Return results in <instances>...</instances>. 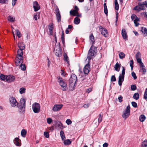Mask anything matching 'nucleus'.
<instances>
[{"mask_svg": "<svg viewBox=\"0 0 147 147\" xmlns=\"http://www.w3.org/2000/svg\"><path fill=\"white\" fill-rule=\"evenodd\" d=\"M80 22V19L78 17H76L74 20V23L76 24H78Z\"/></svg>", "mask_w": 147, "mask_h": 147, "instance_id": "26", "label": "nucleus"}, {"mask_svg": "<svg viewBox=\"0 0 147 147\" xmlns=\"http://www.w3.org/2000/svg\"><path fill=\"white\" fill-rule=\"evenodd\" d=\"M25 100L24 98H21L20 101L19 105L18 106V105L17 107L20 112H23L25 111Z\"/></svg>", "mask_w": 147, "mask_h": 147, "instance_id": "3", "label": "nucleus"}, {"mask_svg": "<svg viewBox=\"0 0 147 147\" xmlns=\"http://www.w3.org/2000/svg\"><path fill=\"white\" fill-rule=\"evenodd\" d=\"M40 105L37 102H34L32 106V108L34 111L35 113H38L40 111Z\"/></svg>", "mask_w": 147, "mask_h": 147, "instance_id": "5", "label": "nucleus"}, {"mask_svg": "<svg viewBox=\"0 0 147 147\" xmlns=\"http://www.w3.org/2000/svg\"><path fill=\"white\" fill-rule=\"evenodd\" d=\"M121 35L123 38L124 39H127V32L124 29H122L121 30Z\"/></svg>", "mask_w": 147, "mask_h": 147, "instance_id": "17", "label": "nucleus"}, {"mask_svg": "<svg viewBox=\"0 0 147 147\" xmlns=\"http://www.w3.org/2000/svg\"><path fill=\"white\" fill-rule=\"evenodd\" d=\"M122 68L123 69L122 71V74L121 75V76L124 77L125 69L122 66Z\"/></svg>", "mask_w": 147, "mask_h": 147, "instance_id": "50", "label": "nucleus"}, {"mask_svg": "<svg viewBox=\"0 0 147 147\" xmlns=\"http://www.w3.org/2000/svg\"><path fill=\"white\" fill-rule=\"evenodd\" d=\"M61 40L62 39H65V35L64 34L63 32H62L61 36Z\"/></svg>", "mask_w": 147, "mask_h": 147, "instance_id": "61", "label": "nucleus"}, {"mask_svg": "<svg viewBox=\"0 0 147 147\" xmlns=\"http://www.w3.org/2000/svg\"><path fill=\"white\" fill-rule=\"evenodd\" d=\"M124 77L121 76L120 74L119 77L118 84L119 86H121L122 85V82L124 80Z\"/></svg>", "mask_w": 147, "mask_h": 147, "instance_id": "18", "label": "nucleus"}, {"mask_svg": "<svg viewBox=\"0 0 147 147\" xmlns=\"http://www.w3.org/2000/svg\"><path fill=\"white\" fill-rule=\"evenodd\" d=\"M63 105L62 104L55 105L53 108V110L54 111H56L60 110L62 107Z\"/></svg>", "mask_w": 147, "mask_h": 147, "instance_id": "13", "label": "nucleus"}, {"mask_svg": "<svg viewBox=\"0 0 147 147\" xmlns=\"http://www.w3.org/2000/svg\"><path fill=\"white\" fill-rule=\"evenodd\" d=\"M60 135L61 137L63 140H65V136L64 133L63 131L61 130L60 131Z\"/></svg>", "mask_w": 147, "mask_h": 147, "instance_id": "27", "label": "nucleus"}, {"mask_svg": "<svg viewBox=\"0 0 147 147\" xmlns=\"http://www.w3.org/2000/svg\"><path fill=\"white\" fill-rule=\"evenodd\" d=\"M25 90H26L25 88H23V87L21 88L20 89V90H19L20 93V94H22L25 92Z\"/></svg>", "mask_w": 147, "mask_h": 147, "instance_id": "40", "label": "nucleus"}, {"mask_svg": "<svg viewBox=\"0 0 147 147\" xmlns=\"http://www.w3.org/2000/svg\"><path fill=\"white\" fill-rule=\"evenodd\" d=\"M23 50L18 49L17 51V56L16 57L23 58Z\"/></svg>", "mask_w": 147, "mask_h": 147, "instance_id": "20", "label": "nucleus"}, {"mask_svg": "<svg viewBox=\"0 0 147 147\" xmlns=\"http://www.w3.org/2000/svg\"><path fill=\"white\" fill-rule=\"evenodd\" d=\"M21 69L24 71L26 70V67L25 65L24 64H21L20 66Z\"/></svg>", "mask_w": 147, "mask_h": 147, "instance_id": "43", "label": "nucleus"}, {"mask_svg": "<svg viewBox=\"0 0 147 147\" xmlns=\"http://www.w3.org/2000/svg\"><path fill=\"white\" fill-rule=\"evenodd\" d=\"M52 121V119L49 118L47 119V122L48 123L50 124Z\"/></svg>", "mask_w": 147, "mask_h": 147, "instance_id": "52", "label": "nucleus"}, {"mask_svg": "<svg viewBox=\"0 0 147 147\" xmlns=\"http://www.w3.org/2000/svg\"><path fill=\"white\" fill-rule=\"evenodd\" d=\"M141 70H142V73L143 74H145L146 72V69L143 67L142 68H140Z\"/></svg>", "mask_w": 147, "mask_h": 147, "instance_id": "58", "label": "nucleus"}, {"mask_svg": "<svg viewBox=\"0 0 147 147\" xmlns=\"http://www.w3.org/2000/svg\"><path fill=\"white\" fill-rule=\"evenodd\" d=\"M141 31L143 33L147 35V29L146 28L143 27H142Z\"/></svg>", "mask_w": 147, "mask_h": 147, "instance_id": "28", "label": "nucleus"}, {"mask_svg": "<svg viewBox=\"0 0 147 147\" xmlns=\"http://www.w3.org/2000/svg\"><path fill=\"white\" fill-rule=\"evenodd\" d=\"M146 119L145 116L143 115H141L139 117L140 120L141 122L144 121Z\"/></svg>", "mask_w": 147, "mask_h": 147, "instance_id": "35", "label": "nucleus"}, {"mask_svg": "<svg viewBox=\"0 0 147 147\" xmlns=\"http://www.w3.org/2000/svg\"><path fill=\"white\" fill-rule=\"evenodd\" d=\"M15 77L11 75H9L6 76V81L8 82H11L14 81Z\"/></svg>", "mask_w": 147, "mask_h": 147, "instance_id": "14", "label": "nucleus"}, {"mask_svg": "<svg viewBox=\"0 0 147 147\" xmlns=\"http://www.w3.org/2000/svg\"><path fill=\"white\" fill-rule=\"evenodd\" d=\"M115 8L116 10H118L119 9V5L118 4L115 5Z\"/></svg>", "mask_w": 147, "mask_h": 147, "instance_id": "63", "label": "nucleus"}, {"mask_svg": "<svg viewBox=\"0 0 147 147\" xmlns=\"http://www.w3.org/2000/svg\"><path fill=\"white\" fill-rule=\"evenodd\" d=\"M121 67V65L118 62H117L114 66V68L115 70L117 71H119Z\"/></svg>", "mask_w": 147, "mask_h": 147, "instance_id": "24", "label": "nucleus"}, {"mask_svg": "<svg viewBox=\"0 0 147 147\" xmlns=\"http://www.w3.org/2000/svg\"><path fill=\"white\" fill-rule=\"evenodd\" d=\"M96 50V48L94 46H91L88 52L87 57V59H88L89 61L93 58L95 53H96L95 51Z\"/></svg>", "mask_w": 147, "mask_h": 147, "instance_id": "2", "label": "nucleus"}, {"mask_svg": "<svg viewBox=\"0 0 147 147\" xmlns=\"http://www.w3.org/2000/svg\"><path fill=\"white\" fill-rule=\"evenodd\" d=\"M49 32L53 31V24H52L51 26H49Z\"/></svg>", "mask_w": 147, "mask_h": 147, "instance_id": "57", "label": "nucleus"}, {"mask_svg": "<svg viewBox=\"0 0 147 147\" xmlns=\"http://www.w3.org/2000/svg\"><path fill=\"white\" fill-rule=\"evenodd\" d=\"M16 34L18 36L19 38H20L21 36V34L20 32L17 29L16 30Z\"/></svg>", "mask_w": 147, "mask_h": 147, "instance_id": "41", "label": "nucleus"}, {"mask_svg": "<svg viewBox=\"0 0 147 147\" xmlns=\"http://www.w3.org/2000/svg\"><path fill=\"white\" fill-rule=\"evenodd\" d=\"M26 131L24 129H23L21 131V135L23 137H24L26 135Z\"/></svg>", "mask_w": 147, "mask_h": 147, "instance_id": "32", "label": "nucleus"}, {"mask_svg": "<svg viewBox=\"0 0 147 147\" xmlns=\"http://www.w3.org/2000/svg\"><path fill=\"white\" fill-rule=\"evenodd\" d=\"M59 45H57L55 47V50H54L55 54L56 56L60 57L62 55V52L61 50L60 47L59 45L60 43H59Z\"/></svg>", "mask_w": 147, "mask_h": 147, "instance_id": "7", "label": "nucleus"}, {"mask_svg": "<svg viewBox=\"0 0 147 147\" xmlns=\"http://www.w3.org/2000/svg\"><path fill=\"white\" fill-rule=\"evenodd\" d=\"M122 99H123L122 96L121 95L120 96H119L118 98L119 101L120 102H121L123 101Z\"/></svg>", "mask_w": 147, "mask_h": 147, "instance_id": "59", "label": "nucleus"}, {"mask_svg": "<svg viewBox=\"0 0 147 147\" xmlns=\"http://www.w3.org/2000/svg\"><path fill=\"white\" fill-rule=\"evenodd\" d=\"M147 146V139L144 140L142 144V147H146Z\"/></svg>", "mask_w": 147, "mask_h": 147, "instance_id": "37", "label": "nucleus"}, {"mask_svg": "<svg viewBox=\"0 0 147 147\" xmlns=\"http://www.w3.org/2000/svg\"><path fill=\"white\" fill-rule=\"evenodd\" d=\"M18 47L19 48L20 50H24L25 47V45L23 42H21L18 43Z\"/></svg>", "mask_w": 147, "mask_h": 147, "instance_id": "19", "label": "nucleus"}, {"mask_svg": "<svg viewBox=\"0 0 147 147\" xmlns=\"http://www.w3.org/2000/svg\"><path fill=\"white\" fill-rule=\"evenodd\" d=\"M77 80L76 76L75 74H72L69 79V87L71 90H74L75 84Z\"/></svg>", "mask_w": 147, "mask_h": 147, "instance_id": "1", "label": "nucleus"}, {"mask_svg": "<svg viewBox=\"0 0 147 147\" xmlns=\"http://www.w3.org/2000/svg\"><path fill=\"white\" fill-rule=\"evenodd\" d=\"M92 90V89L91 88H89L87 89L86 91V92L88 93H89L90 92H91Z\"/></svg>", "mask_w": 147, "mask_h": 147, "instance_id": "62", "label": "nucleus"}, {"mask_svg": "<svg viewBox=\"0 0 147 147\" xmlns=\"http://www.w3.org/2000/svg\"><path fill=\"white\" fill-rule=\"evenodd\" d=\"M55 13L56 16V18L58 22L61 21V16L60 14V11L59 8L57 7L55 9Z\"/></svg>", "mask_w": 147, "mask_h": 147, "instance_id": "10", "label": "nucleus"}, {"mask_svg": "<svg viewBox=\"0 0 147 147\" xmlns=\"http://www.w3.org/2000/svg\"><path fill=\"white\" fill-rule=\"evenodd\" d=\"M57 79L58 80V82L62 88V90L64 91L67 90L68 88L66 83L63 80L62 78L60 77H58Z\"/></svg>", "mask_w": 147, "mask_h": 147, "instance_id": "4", "label": "nucleus"}, {"mask_svg": "<svg viewBox=\"0 0 147 147\" xmlns=\"http://www.w3.org/2000/svg\"><path fill=\"white\" fill-rule=\"evenodd\" d=\"M44 135L46 138H48L49 137V133L47 131L44 132Z\"/></svg>", "mask_w": 147, "mask_h": 147, "instance_id": "55", "label": "nucleus"}, {"mask_svg": "<svg viewBox=\"0 0 147 147\" xmlns=\"http://www.w3.org/2000/svg\"><path fill=\"white\" fill-rule=\"evenodd\" d=\"M63 143L65 145H68L71 143V141L69 139H67L64 141Z\"/></svg>", "mask_w": 147, "mask_h": 147, "instance_id": "31", "label": "nucleus"}, {"mask_svg": "<svg viewBox=\"0 0 147 147\" xmlns=\"http://www.w3.org/2000/svg\"><path fill=\"white\" fill-rule=\"evenodd\" d=\"M131 105L134 108H137L138 107L137 103L133 101L131 102Z\"/></svg>", "mask_w": 147, "mask_h": 147, "instance_id": "46", "label": "nucleus"}, {"mask_svg": "<svg viewBox=\"0 0 147 147\" xmlns=\"http://www.w3.org/2000/svg\"><path fill=\"white\" fill-rule=\"evenodd\" d=\"M90 69V66L89 63L86 64L85 66L83 69V71L84 73L86 74H87L89 73Z\"/></svg>", "mask_w": 147, "mask_h": 147, "instance_id": "12", "label": "nucleus"}, {"mask_svg": "<svg viewBox=\"0 0 147 147\" xmlns=\"http://www.w3.org/2000/svg\"><path fill=\"white\" fill-rule=\"evenodd\" d=\"M130 107L129 105H128L125 111H123V114L122 117L125 119H127L130 115Z\"/></svg>", "mask_w": 147, "mask_h": 147, "instance_id": "6", "label": "nucleus"}, {"mask_svg": "<svg viewBox=\"0 0 147 147\" xmlns=\"http://www.w3.org/2000/svg\"><path fill=\"white\" fill-rule=\"evenodd\" d=\"M9 100L11 106L13 107H18V103L16 101L15 98L12 97L9 98Z\"/></svg>", "mask_w": 147, "mask_h": 147, "instance_id": "8", "label": "nucleus"}, {"mask_svg": "<svg viewBox=\"0 0 147 147\" xmlns=\"http://www.w3.org/2000/svg\"><path fill=\"white\" fill-rule=\"evenodd\" d=\"M8 20L11 22H13L15 20V18L11 17L10 16H8L7 18Z\"/></svg>", "mask_w": 147, "mask_h": 147, "instance_id": "36", "label": "nucleus"}, {"mask_svg": "<svg viewBox=\"0 0 147 147\" xmlns=\"http://www.w3.org/2000/svg\"><path fill=\"white\" fill-rule=\"evenodd\" d=\"M55 127H57L61 129L65 127L60 121H55Z\"/></svg>", "mask_w": 147, "mask_h": 147, "instance_id": "15", "label": "nucleus"}, {"mask_svg": "<svg viewBox=\"0 0 147 147\" xmlns=\"http://www.w3.org/2000/svg\"><path fill=\"white\" fill-rule=\"evenodd\" d=\"M144 98L145 99H147V88L145 90L144 95Z\"/></svg>", "mask_w": 147, "mask_h": 147, "instance_id": "48", "label": "nucleus"}, {"mask_svg": "<svg viewBox=\"0 0 147 147\" xmlns=\"http://www.w3.org/2000/svg\"><path fill=\"white\" fill-rule=\"evenodd\" d=\"M79 10V8L77 6H75L74 7V9L73 10L74 11H76V13H78V11Z\"/></svg>", "mask_w": 147, "mask_h": 147, "instance_id": "54", "label": "nucleus"}, {"mask_svg": "<svg viewBox=\"0 0 147 147\" xmlns=\"http://www.w3.org/2000/svg\"><path fill=\"white\" fill-rule=\"evenodd\" d=\"M104 13L105 14L107 15L108 13V10L106 3H104Z\"/></svg>", "mask_w": 147, "mask_h": 147, "instance_id": "29", "label": "nucleus"}, {"mask_svg": "<svg viewBox=\"0 0 147 147\" xmlns=\"http://www.w3.org/2000/svg\"><path fill=\"white\" fill-rule=\"evenodd\" d=\"M89 39L90 41L92 42V45L94 46L93 45L95 43V40H94V37L93 36V34L92 33H91L90 36H89Z\"/></svg>", "mask_w": 147, "mask_h": 147, "instance_id": "21", "label": "nucleus"}, {"mask_svg": "<svg viewBox=\"0 0 147 147\" xmlns=\"http://www.w3.org/2000/svg\"><path fill=\"white\" fill-rule=\"evenodd\" d=\"M70 15L74 16H76L77 14H78V13H76V11H74L73 10H71L70 11Z\"/></svg>", "mask_w": 147, "mask_h": 147, "instance_id": "39", "label": "nucleus"}, {"mask_svg": "<svg viewBox=\"0 0 147 147\" xmlns=\"http://www.w3.org/2000/svg\"><path fill=\"white\" fill-rule=\"evenodd\" d=\"M111 81L112 82L116 81V78L115 75L112 76L111 78Z\"/></svg>", "mask_w": 147, "mask_h": 147, "instance_id": "44", "label": "nucleus"}, {"mask_svg": "<svg viewBox=\"0 0 147 147\" xmlns=\"http://www.w3.org/2000/svg\"><path fill=\"white\" fill-rule=\"evenodd\" d=\"M133 98L136 100H138L139 98V94L138 93H135L133 96Z\"/></svg>", "mask_w": 147, "mask_h": 147, "instance_id": "30", "label": "nucleus"}, {"mask_svg": "<svg viewBox=\"0 0 147 147\" xmlns=\"http://www.w3.org/2000/svg\"><path fill=\"white\" fill-rule=\"evenodd\" d=\"M136 18H137V17L134 14L132 15V16H131V18L132 20H133L135 18L136 19Z\"/></svg>", "mask_w": 147, "mask_h": 147, "instance_id": "60", "label": "nucleus"}, {"mask_svg": "<svg viewBox=\"0 0 147 147\" xmlns=\"http://www.w3.org/2000/svg\"><path fill=\"white\" fill-rule=\"evenodd\" d=\"M131 75L133 77L134 80H136L137 79V76L134 72L133 71L131 73Z\"/></svg>", "mask_w": 147, "mask_h": 147, "instance_id": "49", "label": "nucleus"}, {"mask_svg": "<svg viewBox=\"0 0 147 147\" xmlns=\"http://www.w3.org/2000/svg\"><path fill=\"white\" fill-rule=\"evenodd\" d=\"M119 56L120 59H123L125 58V55L123 53L121 52L119 53Z\"/></svg>", "mask_w": 147, "mask_h": 147, "instance_id": "38", "label": "nucleus"}, {"mask_svg": "<svg viewBox=\"0 0 147 147\" xmlns=\"http://www.w3.org/2000/svg\"><path fill=\"white\" fill-rule=\"evenodd\" d=\"M140 68H142L143 67H145V66L144 65L143 63L142 62L140 63Z\"/></svg>", "mask_w": 147, "mask_h": 147, "instance_id": "64", "label": "nucleus"}, {"mask_svg": "<svg viewBox=\"0 0 147 147\" xmlns=\"http://www.w3.org/2000/svg\"><path fill=\"white\" fill-rule=\"evenodd\" d=\"M136 88V86L135 85H132L131 86V89L132 90H135Z\"/></svg>", "mask_w": 147, "mask_h": 147, "instance_id": "45", "label": "nucleus"}, {"mask_svg": "<svg viewBox=\"0 0 147 147\" xmlns=\"http://www.w3.org/2000/svg\"><path fill=\"white\" fill-rule=\"evenodd\" d=\"M129 64H130V67H131V70H132L133 69V65L134 64V61L132 60H131L130 61V62H129Z\"/></svg>", "mask_w": 147, "mask_h": 147, "instance_id": "47", "label": "nucleus"}, {"mask_svg": "<svg viewBox=\"0 0 147 147\" xmlns=\"http://www.w3.org/2000/svg\"><path fill=\"white\" fill-rule=\"evenodd\" d=\"M141 56V54L140 52H138L136 55V59L140 58Z\"/></svg>", "mask_w": 147, "mask_h": 147, "instance_id": "53", "label": "nucleus"}, {"mask_svg": "<svg viewBox=\"0 0 147 147\" xmlns=\"http://www.w3.org/2000/svg\"><path fill=\"white\" fill-rule=\"evenodd\" d=\"M64 60L67 62V63L69 64V61L68 57L66 54L64 55Z\"/></svg>", "mask_w": 147, "mask_h": 147, "instance_id": "42", "label": "nucleus"}, {"mask_svg": "<svg viewBox=\"0 0 147 147\" xmlns=\"http://www.w3.org/2000/svg\"><path fill=\"white\" fill-rule=\"evenodd\" d=\"M66 123L68 125L71 124L72 123V121L69 119H67L66 120Z\"/></svg>", "mask_w": 147, "mask_h": 147, "instance_id": "51", "label": "nucleus"}, {"mask_svg": "<svg viewBox=\"0 0 147 147\" xmlns=\"http://www.w3.org/2000/svg\"><path fill=\"white\" fill-rule=\"evenodd\" d=\"M139 20V19L138 17L134 20V22L136 26H138L139 25V23L138 22Z\"/></svg>", "mask_w": 147, "mask_h": 147, "instance_id": "34", "label": "nucleus"}, {"mask_svg": "<svg viewBox=\"0 0 147 147\" xmlns=\"http://www.w3.org/2000/svg\"><path fill=\"white\" fill-rule=\"evenodd\" d=\"M138 11H140L141 10H144L145 9L144 5H145L146 7H147V2L146 1L143 3L139 2L138 3Z\"/></svg>", "mask_w": 147, "mask_h": 147, "instance_id": "9", "label": "nucleus"}, {"mask_svg": "<svg viewBox=\"0 0 147 147\" xmlns=\"http://www.w3.org/2000/svg\"><path fill=\"white\" fill-rule=\"evenodd\" d=\"M6 75L1 74L0 76V78L1 80L4 81L5 80H6Z\"/></svg>", "mask_w": 147, "mask_h": 147, "instance_id": "33", "label": "nucleus"}, {"mask_svg": "<svg viewBox=\"0 0 147 147\" xmlns=\"http://www.w3.org/2000/svg\"><path fill=\"white\" fill-rule=\"evenodd\" d=\"M101 32L102 35L105 37L107 36L108 31L107 29L102 28V30H101Z\"/></svg>", "mask_w": 147, "mask_h": 147, "instance_id": "23", "label": "nucleus"}, {"mask_svg": "<svg viewBox=\"0 0 147 147\" xmlns=\"http://www.w3.org/2000/svg\"><path fill=\"white\" fill-rule=\"evenodd\" d=\"M23 58H22L16 57L15 63L17 66H20L23 62Z\"/></svg>", "mask_w": 147, "mask_h": 147, "instance_id": "11", "label": "nucleus"}, {"mask_svg": "<svg viewBox=\"0 0 147 147\" xmlns=\"http://www.w3.org/2000/svg\"><path fill=\"white\" fill-rule=\"evenodd\" d=\"M118 13H116V20H115V24L117 25V21L118 20Z\"/></svg>", "mask_w": 147, "mask_h": 147, "instance_id": "56", "label": "nucleus"}, {"mask_svg": "<svg viewBox=\"0 0 147 147\" xmlns=\"http://www.w3.org/2000/svg\"><path fill=\"white\" fill-rule=\"evenodd\" d=\"M103 117V114L101 113L98 116V124L100 123L102 121Z\"/></svg>", "mask_w": 147, "mask_h": 147, "instance_id": "25", "label": "nucleus"}, {"mask_svg": "<svg viewBox=\"0 0 147 147\" xmlns=\"http://www.w3.org/2000/svg\"><path fill=\"white\" fill-rule=\"evenodd\" d=\"M19 140L20 139L18 138H15L14 140V143L17 146H21V143L19 142Z\"/></svg>", "mask_w": 147, "mask_h": 147, "instance_id": "22", "label": "nucleus"}, {"mask_svg": "<svg viewBox=\"0 0 147 147\" xmlns=\"http://www.w3.org/2000/svg\"><path fill=\"white\" fill-rule=\"evenodd\" d=\"M33 7L35 11H38L40 9L39 5L36 1H34L33 3Z\"/></svg>", "mask_w": 147, "mask_h": 147, "instance_id": "16", "label": "nucleus"}]
</instances>
